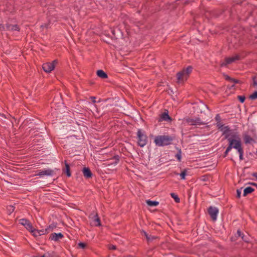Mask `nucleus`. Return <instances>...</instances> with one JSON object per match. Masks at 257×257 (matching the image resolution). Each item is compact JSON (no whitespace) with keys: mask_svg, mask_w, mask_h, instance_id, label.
Segmentation results:
<instances>
[{"mask_svg":"<svg viewBox=\"0 0 257 257\" xmlns=\"http://www.w3.org/2000/svg\"><path fill=\"white\" fill-rule=\"evenodd\" d=\"M223 76L224 79L227 81H230L231 82H234L235 84L240 83V80L231 78L229 76H228V75H227L225 73L223 74Z\"/></svg>","mask_w":257,"mask_h":257,"instance_id":"nucleus-22","label":"nucleus"},{"mask_svg":"<svg viewBox=\"0 0 257 257\" xmlns=\"http://www.w3.org/2000/svg\"><path fill=\"white\" fill-rule=\"evenodd\" d=\"M194 112L201 113L205 109H209L208 106L205 103L201 102L200 104H195L193 106Z\"/></svg>","mask_w":257,"mask_h":257,"instance_id":"nucleus-10","label":"nucleus"},{"mask_svg":"<svg viewBox=\"0 0 257 257\" xmlns=\"http://www.w3.org/2000/svg\"><path fill=\"white\" fill-rule=\"evenodd\" d=\"M170 195H171V197L174 199L175 202L179 203L180 202L179 197L175 193H173V192L171 193Z\"/></svg>","mask_w":257,"mask_h":257,"instance_id":"nucleus-29","label":"nucleus"},{"mask_svg":"<svg viewBox=\"0 0 257 257\" xmlns=\"http://www.w3.org/2000/svg\"><path fill=\"white\" fill-rule=\"evenodd\" d=\"M242 189V188H240L239 189H237L236 190V198L239 199L240 198L241 196V190Z\"/></svg>","mask_w":257,"mask_h":257,"instance_id":"nucleus-46","label":"nucleus"},{"mask_svg":"<svg viewBox=\"0 0 257 257\" xmlns=\"http://www.w3.org/2000/svg\"><path fill=\"white\" fill-rule=\"evenodd\" d=\"M96 75L101 79H106L108 78L107 74L101 69H99L96 71Z\"/></svg>","mask_w":257,"mask_h":257,"instance_id":"nucleus-20","label":"nucleus"},{"mask_svg":"<svg viewBox=\"0 0 257 257\" xmlns=\"http://www.w3.org/2000/svg\"><path fill=\"white\" fill-rule=\"evenodd\" d=\"M47 26H48L47 25L45 24L44 26V25H42L41 27H45L47 28Z\"/></svg>","mask_w":257,"mask_h":257,"instance_id":"nucleus-64","label":"nucleus"},{"mask_svg":"<svg viewBox=\"0 0 257 257\" xmlns=\"http://www.w3.org/2000/svg\"><path fill=\"white\" fill-rule=\"evenodd\" d=\"M242 239L245 242L248 243L249 242V240L248 239V237L247 236L243 235L241 236Z\"/></svg>","mask_w":257,"mask_h":257,"instance_id":"nucleus-48","label":"nucleus"},{"mask_svg":"<svg viewBox=\"0 0 257 257\" xmlns=\"http://www.w3.org/2000/svg\"><path fill=\"white\" fill-rule=\"evenodd\" d=\"M248 185H250L251 186H254L257 188V183L254 182H248L247 183Z\"/></svg>","mask_w":257,"mask_h":257,"instance_id":"nucleus-56","label":"nucleus"},{"mask_svg":"<svg viewBox=\"0 0 257 257\" xmlns=\"http://www.w3.org/2000/svg\"><path fill=\"white\" fill-rule=\"evenodd\" d=\"M229 139H236L237 140L241 141V139L239 135H237L236 133L234 134H230V136L229 137H228V138Z\"/></svg>","mask_w":257,"mask_h":257,"instance_id":"nucleus-30","label":"nucleus"},{"mask_svg":"<svg viewBox=\"0 0 257 257\" xmlns=\"http://www.w3.org/2000/svg\"><path fill=\"white\" fill-rule=\"evenodd\" d=\"M231 150L229 149L228 147H227L226 150L224 152L223 154V157L225 158L228 154V153L231 151Z\"/></svg>","mask_w":257,"mask_h":257,"instance_id":"nucleus-43","label":"nucleus"},{"mask_svg":"<svg viewBox=\"0 0 257 257\" xmlns=\"http://www.w3.org/2000/svg\"><path fill=\"white\" fill-rule=\"evenodd\" d=\"M58 63L57 59L53 60L52 62H47L44 63L42 65L43 70L47 73H50L53 70L56 64Z\"/></svg>","mask_w":257,"mask_h":257,"instance_id":"nucleus-8","label":"nucleus"},{"mask_svg":"<svg viewBox=\"0 0 257 257\" xmlns=\"http://www.w3.org/2000/svg\"><path fill=\"white\" fill-rule=\"evenodd\" d=\"M6 31H20V28L18 25H12L10 24H6Z\"/></svg>","mask_w":257,"mask_h":257,"instance_id":"nucleus-17","label":"nucleus"},{"mask_svg":"<svg viewBox=\"0 0 257 257\" xmlns=\"http://www.w3.org/2000/svg\"><path fill=\"white\" fill-rule=\"evenodd\" d=\"M237 238V236L236 235H235L234 237H233L232 236L231 238H230V240L231 241H234L236 240V238Z\"/></svg>","mask_w":257,"mask_h":257,"instance_id":"nucleus-58","label":"nucleus"},{"mask_svg":"<svg viewBox=\"0 0 257 257\" xmlns=\"http://www.w3.org/2000/svg\"><path fill=\"white\" fill-rule=\"evenodd\" d=\"M237 152L239 154V157L240 160H243V147L239 150H238Z\"/></svg>","mask_w":257,"mask_h":257,"instance_id":"nucleus-32","label":"nucleus"},{"mask_svg":"<svg viewBox=\"0 0 257 257\" xmlns=\"http://www.w3.org/2000/svg\"><path fill=\"white\" fill-rule=\"evenodd\" d=\"M237 99L241 103H243L245 100V96L244 95H238Z\"/></svg>","mask_w":257,"mask_h":257,"instance_id":"nucleus-40","label":"nucleus"},{"mask_svg":"<svg viewBox=\"0 0 257 257\" xmlns=\"http://www.w3.org/2000/svg\"><path fill=\"white\" fill-rule=\"evenodd\" d=\"M237 236H237V237H241V236H242L243 235H244V234H243V233H242V232H241V231H240L239 229H238V230L237 231Z\"/></svg>","mask_w":257,"mask_h":257,"instance_id":"nucleus-52","label":"nucleus"},{"mask_svg":"<svg viewBox=\"0 0 257 257\" xmlns=\"http://www.w3.org/2000/svg\"><path fill=\"white\" fill-rule=\"evenodd\" d=\"M207 210L211 219L214 221H216L219 212L218 208L211 206L208 207Z\"/></svg>","mask_w":257,"mask_h":257,"instance_id":"nucleus-11","label":"nucleus"},{"mask_svg":"<svg viewBox=\"0 0 257 257\" xmlns=\"http://www.w3.org/2000/svg\"><path fill=\"white\" fill-rule=\"evenodd\" d=\"M170 92H168V94H170L171 93H173V90L170 89Z\"/></svg>","mask_w":257,"mask_h":257,"instance_id":"nucleus-62","label":"nucleus"},{"mask_svg":"<svg viewBox=\"0 0 257 257\" xmlns=\"http://www.w3.org/2000/svg\"><path fill=\"white\" fill-rule=\"evenodd\" d=\"M249 99L251 100H254L257 99V91H254L249 97Z\"/></svg>","mask_w":257,"mask_h":257,"instance_id":"nucleus-33","label":"nucleus"},{"mask_svg":"<svg viewBox=\"0 0 257 257\" xmlns=\"http://www.w3.org/2000/svg\"><path fill=\"white\" fill-rule=\"evenodd\" d=\"M252 80L253 81L252 85L253 86H257V79H256V76L255 75L252 76Z\"/></svg>","mask_w":257,"mask_h":257,"instance_id":"nucleus-44","label":"nucleus"},{"mask_svg":"<svg viewBox=\"0 0 257 257\" xmlns=\"http://www.w3.org/2000/svg\"><path fill=\"white\" fill-rule=\"evenodd\" d=\"M243 138L245 144H250L251 142H254L253 138L246 133L243 134Z\"/></svg>","mask_w":257,"mask_h":257,"instance_id":"nucleus-21","label":"nucleus"},{"mask_svg":"<svg viewBox=\"0 0 257 257\" xmlns=\"http://www.w3.org/2000/svg\"><path fill=\"white\" fill-rule=\"evenodd\" d=\"M25 227L30 232H35V228H34L30 221L29 222V223H28Z\"/></svg>","mask_w":257,"mask_h":257,"instance_id":"nucleus-27","label":"nucleus"},{"mask_svg":"<svg viewBox=\"0 0 257 257\" xmlns=\"http://www.w3.org/2000/svg\"><path fill=\"white\" fill-rule=\"evenodd\" d=\"M54 173H55L54 170L51 169H47L40 171L38 174L36 175V176L38 175L40 177L43 176L44 175L51 176L53 175Z\"/></svg>","mask_w":257,"mask_h":257,"instance_id":"nucleus-16","label":"nucleus"},{"mask_svg":"<svg viewBox=\"0 0 257 257\" xmlns=\"http://www.w3.org/2000/svg\"><path fill=\"white\" fill-rule=\"evenodd\" d=\"M173 138L170 136H158L154 139V143L157 146L163 147L171 144Z\"/></svg>","mask_w":257,"mask_h":257,"instance_id":"nucleus-3","label":"nucleus"},{"mask_svg":"<svg viewBox=\"0 0 257 257\" xmlns=\"http://www.w3.org/2000/svg\"><path fill=\"white\" fill-rule=\"evenodd\" d=\"M168 113V110L167 109H165V111L160 115V119L159 120V121L163 120L168 122L172 121V118L169 116Z\"/></svg>","mask_w":257,"mask_h":257,"instance_id":"nucleus-12","label":"nucleus"},{"mask_svg":"<svg viewBox=\"0 0 257 257\" xmlns=\"http://www.w3.org/2000/svg\"><path fill=\"white\" fill-rule=\"evenodd\" d=\"M35 231H37V232L38 233V234H40V236L44 234V229L38 230V229H35Z\"/></svg>","mask_w":257,"mask_h":257,"instance_id":"nucleus-50","label":"nucleus"},{"mask_svg":"<svg viewBox=\"0 0 257 257\" xmlns=\"http://www.w3.org/2000/svg\"><path fill=\"white\" fill-rule=\"evenodd\" d=\"M0 30L1 31H6V25L0 24Z\"/></svg>","mask_w":257,"mask_h":257,"instance_id":"nucleus-53","label":"nucleus"},{"mask_svg":"<svg viewBox=\"0 0 257 257\" xmlns=\"http://www.w3.org/2000/svg\"><path fill=\"white\" fill-rule=\"evenodd\" d=\"M119 159V156L117 155H115L112 158L108 159L107 160V163L105 164L108 170H113L115 169V168L116 165L118 163Z\"/></svg>","mask_w":257,"mask_h":257,"instance_id":"nucleus-5","label":"nucleus"},{"mask_svg":"<svg viewBox=\"0 0 257 257\" xmlns=\"http://www.w3.org/2000/svg\"><path fill=\"white\" fill-rule=\"evenodd\" d=\"M95 99H96V97H94V96H91V99L92 100V101L93 102V103H95L96 102L95 101Z\"/></svg>","mask_w":257,"mask_h":257,"instance_id":"nucleus-59","label":"nucleus"},{"mask_svg":"<svg viewBox=\"0 0 257 257\" xmlns=\"http://www.w3.org/2000/svg\"><path fill=\"white\" fill-rule=\"evenodd\" d=\"M72 135L67 138V142L71 147L79 145L84 138L82 131L78 130L77 132L73 131Z\"/></svg>","mask_w":257,"mask_h":257,"instance_id":"nucleus-1","label":"nucleus"},{"mask_svg":"<svg viewBox=\"0 0 257 257\" xmlns=\"http://www.w3.org/2000/svg\"><path fill=\"white\" fill-rule=\"evenodd\" d=\"M108 248L109 249H116V246L114 245H113V244H109L108 245Z\"/></svg>","mask_w":257,"mask_h":257,"instance_id":"nucleus-51","label":"nucleus"},{"mask_svg":"<svg viewBox=\"0 0 257 257\" xmlns=\"http://www.w3.org/2000/svg\"><path fill=\"white\" fill-rule=\"evenodd\" d=\"M29 222L30 220L26 218H23L19 220L20 223L24 226H25L28 223H29Z\"/></svg>","mask_w":257,"mask_h":257,"instance_id":"nucleus-37","label":"nucleus"},{"mask_svg":"<svg viewBox=\"0 0 257 257\" xmlns=\"http://www.w3.org/2000/svg\"><path fill=\"white\" fill-rule=\"evenodd\" d=\"M34 122V124L36 125H38V123L36 122H39V121L37 120H35L34 119L27 118L25 119L23 122L24 125L29 126V128H31L32 130H36V132H40V133L42 134L43 135H45L46 133V127L45 124H43L41 127H34L32 123Z\"/></svg>","mask_w":257,"mask_h":257,"instance_id":"nucleus-2","label":"nucleus"},{"mask_svg":"<svg viewBox=\"0 0 257 257\" xmlns=\"http://www.w3.org/2000/svg\"><path fill=\"white\" fill-rule=\"evenodd\" d=\"M149 237H150V240H149V241H147V242L148 243L151 242H152L154 240L159 239L160 238V237L158 236H154V235H150Z\"/></svg>","mask_w":257,"mask_h":257,"instance_id":"nucleus-39","label":"nucleus"},{"mask_svg":"<svg viewBox=\"0 0 257 257\" xmlns=\"http://www.w3.org/2000/svg\"><path fill=\"white\" fill-rule=\"evenodd\" d=\"M74 119L76 120V123L77 124H78V125H82V126H83L84 122V120H86L84 118L78 117L77 116L75 117Z\"/></svg>","mask_w":257,"mask_h":257,"instance_id":"nucleus-26","label":"nucleus"},{"mask_svg":"<svg viewBox=\"0 0 257 257\" xmlns=\"http://www.w3.org/2000/svg\"><path fill=\"white\" fill-rule=\"evenodd\" d=\"M31 233H32V235L35 236V237H37V236H40V234H38V233L37 232V231H35V232H31Z\"/></svg>","mask_w":257,"mask_h":257,"instance_id":"nucleus-57","label":"nucleus"},{"mask_svg":"<svg viewBox=\"0 0 257 257\" xmlns=\"http://www.w3.org/2000/svg\"><path fill=\"white\" fill-rule=\"evenodd\" d=\"M49 228H50L51 231H52L54 228H56L57 227V223L53 222L51 224L49 225Z\"/></svg>","mask_w":257,"mask_h":257,"instance_id":"nucleus-42","label":"nucleus"},{"mask_svg":"<svg viewBox=\"0 0 257 257\" xmlns=\"http://www.w3.org/2000/svg\"><path fill=\"white\" fill-rule=\"evenodd\" d=\"M87 244L84 242H80L78 243V248L85 249L87 247Z\"/></svg>","mask_w":257,"mask_h":257,"instance_id":"nucleus-34","label":"nucleus"},{"mask_svg":"<svg viewBox=\"0 0 257 257\" xmlns=\"http://www.w3.org/2000/svg\"><path fill=\"white\" fill-rule=\"evenodd\" d=\"M232 58L233 59L234 62L241 59V57L239 54H236L234 56L232 57Z\"/></svg>","mask_w":257,"mask_h":257,"instance_id":"nucleus-45","label":"nucleus"},{"mask_svg":"<svg viewBox=\"0 0 257 257\" xmlns=\"http://www.w3.org/2000/svg\"><path fill=\"white\" fill-rule=\"evenodd\" d=\"M194 120L195 121L196 124L201 125L205 124V123H204L201 121V119L199 117H195Z\"/></svg>","mask_w":257,"mask_h":257,"instance_id":"nucleus-38","label":"nucleus"},{"mask_svg":"<svg viewBox=\"0 0 257 257\" xmlns=\"http://www.w3.org/2000/svg\"><path fill=\"white\" fill-rule=\"evenodd\" d=\"M64 163L65 167L62 169L63 173L65 174L67 177H70L71 176V172L70 165L67 163L66 160H65Z\"/></svg>","mask_w":257,"mask_h":257,"instance_id":"nucleus-14","label":"nucleus"},{"mask_svg":"<svg viewBox=\"0 0 257 257\" xmlns=\"http://www.w3.org/2000/svg\"><path fill=\"white\" fill-rule=\"evenodd\" d=\"M216 126L217 127L218 130L220 131H223V127H224V125L222 124L221 123H216Z\"/></svg>","mask_w":257,"mask_h":257,"instance_id":"nucleus-41","label":"nucleus"},{"mask_svg":"<svg viewBox=\"0 0 257 257\" xmlns=\"http://www.w3.org/2000/svg\"><path fill=\"white\" fill-rule=\"evenodd\" d=\"M170 92H168V94H170L171 93H173V90L170 89Z\"/></svg>","mask_w":257,"mask_h":257,"instance_id":"nucleus-61","label":"nucleus"},{"mask_svg":"<svg viewBox=\"0 0 257 257\" xmlns=\"http://www.w3.org/2000/svg\"><path fill=\"white\" fill-rule=\"evenodd\" d=\"M138 145L144 147L147 143L148 137L145 135L141 130H138L137 132Z\"/></svg>","mask_w":257,"mask_h":257,"instance_id":"nucleus-6","label":"nucleus"},{"mask_svg":"<svg viewBox=\"0 0 257 257\" xmlns=\"http://www.w3.org/2000/svg\"><path fill=\"white\" fill-rule=\"evenodd\" d=\"M147 204L149 206H151V207H152V206H157L158 204H159V202L158 201H153V200H147L146 201Z\"/></svg>","mask_w":257,"mask_h":257,"instance_id":"nucleus-25","label":"nucleus"},{"mask_svg":"<svg viewBox=\"0 0 257 257\" xmlns=\"http://www.w3.org/2000/svg\"><path fill=\"white\" fill-rule=\"evenodd\" d=\"M202 177V180L203 181H207L208 180V176L207 175H204Z\"/></svg>","mask_w":257,"mask_h":257,"instance_id":"nucleus-55","label":"nucleus"},{"mask_svg":"<svg viewBox=\"0 0 257 257\" xmlns=\"http://www.w3.org/2000/svg\"><path fill=\"white\" fill-rule=\"evenodd\" d=\"M178 152L176 154L175 157L177 159V160L180 162L181 161V150L180 149L177 148Z\"/></svg>","mask_w":257,"mask_h":257,"instance_id":"nucleus-31","label":"nucleus"},{"mask_svg":"<svg viewBox=\"0 0 257 257\" xmlns=\"http://www.w3.org/2000/svg\"><path fill=\"white\" fill-rule=\"evenodd\" d=\"M234 62L233 59L231 57H225L224 61L220 63V66L221 67H227L228 64Z\"/></svg>","mask_w":257,"mask_h":257,"instance_id":"nucleus-19","label":"nucleus"},{"mask_svg":"<svg viewBox=\"0 0 257 257\" xmlns=\"http://www.w3.org/2000/svg\"><path fill=\"white\" fill-rule=\"evenodd\" d=\"M215 120L217 121V123H220L221 121V117L219 115V114H217L215 117Z\"/></svg>","mask_w":257,"mask_h":257,"instance_id":"nucleus-49","label":"nucleus"},{"mask_svg":"<svg viewBox=\"0 0 257 257\" xmlns=\"http://www.w3.org/2000/svg\"><path fill=\"white\" fill-rule=\"evenodd\" d=\"M186 175H187V169L183 170V171H181V172L179 174V175L182 180L185 179Z\"/></svg>","mask_w":257,"mask_h":257,"instance_id":"nucleus-35","label":"nucleus"},{"mask_svg":"<svg viewBox=\"0 0 257 257\" xmlns=\"http://www.w3.org/2000/svg\"><path fill=\"white\" fill-rule=\"evenodd\" d=\"M193 70L191 66H188L186 68H183L181 71L176 74L178 82H184L186 80Z\"/></svg>","mask_w":257,"mask_h":257,"instance_id":"nucleus-4","label":"nucleus"},{"mask_svg":"<svg viewBox=\"0 0 257 257\" xmlns=\"http://www.w3.org/2000/svg\"><path fill=\"white\" fill-rule=\"evenodd\" d=\"M64 237V235L61 232L59 233H52L50 235L49 240H53L55 241H58L60 239Z\"/></svg>","mask_w":257,"mask_h":257,"instance_id":"nucleus-13","label":"nucleus"},{"mask_svg":"<svg viewBox=\"0 0 257 257\" xmlns=\"http://www.w3.org/2000/svg\"><path fill=\"white\" fill-rule=\"evenodd\" d=\"M50 231H51V229L49 228V227L48 226L47 228H46L44 230V234H47V233H49Z\"/></svg>","mask_w":257,"mask_h":257,"instance_id":"nucleus-54","label":"nucleus"},{"mask_svg":"<svg viewBox=\"0 0 257 257\" xmlns=\"http://www.w3.org/2000/svg\"><path fill=\"white\" fill-rule=\"evenodd\" d=\"M111 32L112 34V36H111L112 39L117 40L123 38V34L119 28L116 27L111 29Z\"/></svg>","mask_w":257,"mask_h":257,"instance_id":"nucleus-9","label":"nucleus"},{"mask_svg":"<svg viewBox=\"0 0 257 257\" xmlns=\"http://www.w3.org/2000/svg\"><path fill=\"white\" fill-rule=\"evenodd\" d=\"M184 120L187 123H189L190 125H196L195 121L194 120V118H192L190 117H186L185 118Z\"/></svg>","mask_w":257,"mask_h":257,"instance_id":"nucleus-28","label":"nucleus"},{"mask_svg":"<svg viewBox=\"0 0 257 257\" xmlns=\"http://www.w3.org/2000/svg\"><path fill=\"white\" fill-rule=\"evenodd\" d=\"M228 142L227 147L230 149H235L237 151L242 148L241 141L233 139H226Z\"/></svg>","mask_w":257,"mask_h":257,"instance_id":"nucleus-7","label":"nucleus"},{"mask_svg":"<svg viewBox=\"0 0 257 257\" xmlns=\"http://www.w3.org/2000/svg\"><path fill=\"white\" fill-rule=\"evenodd\" d=\"M82 173L84 177L86 179H90L92 177L93 174L89 167H84L82 170Z\"/></svg>","mask_w":257,"mask_h":257,"instance_id":"nucleus-15","label":"nucleus"},{"mask_svg":"<svg viewBox=\"0 0 257 257\" xmlns=\"http://www.w3.org/2000/svg\"><path fill=\"white\" fill-rule=\"evenodd\" d=\"M170 92H168V94H170L171 93H173V90L170 89Z\"/></svg>","mask_w":257,"mask_h":257,"instance_id":"nucleus-63","label":"nucleus"},{"mask_svg":"<svg viewBox=\"0 0 257 257\" xmlns=\"http://www.w3.org/2000/svg\"><path fill=\"white\" fill-rule=\"evenodd\" d=\"M254 191V189L251 187L248 186L245 188L243 190V196H246L248 194L252 193Z\"/></svg>","mask_w":257,"mask_h":257,"instance_id":"nucleus-23","label":"nucleus"},{"mask_svg":"<svg viewBox=\"0 0 257 257\" xmlns=\"http://www.w3.org/2000/svg\"><path fill=\"white\" fill-rule=\"evenodd\" d=\"M251 175L257 179V172L253 173Z\"/></svg>","mask_w":257,"mask_h":257,"instance_id":"nucleus-60","label":"nucleus"},{"mask_svg":"<svg viewBox=\"0 0 257 257\" xmlns=\"http://www.w3.org/2000/svg\"><path fill=\"white\" fill-rule=\"evenodd\" d=\"M8 210L9 212H10V214H11L13 212H14V211L15 210V207L14 206H12V205H10L8 207Z\"/></svg>","mask_w":257,"mask_h":257,"instance_id":"nucleus-47","label":"nucleus"},{"mask_svg":"<svg viewBox=\"0 0 257 257\" xmlns=\"http://www.w3.org/2000/svg\"><path fill=\"white\" fill-rule=\"evenodd\" d=\"M93 221L96 226H100L101 225V220L97 213L94 216Z\"/></svg>","mask_w":257,"mask_h":257,"instance_id":"nucleus-24","label":"nucleus"},{"mask_svg":"<svg viewBox=\"0 0 257 257\" xmlns=\"http://www.w3.org/2000/svg\"><path fill=\"white\" fill-rule=\"evenodd\" d=\"M231 130L230 128V127L228 125L224 126L223 127V130L222 131V136H224V138L223 139V140H225L226 139L228 138V137H229L230 136V132Z\"/></svg>","mask_w":257,"mask_h":257,"instance_id":"nucleus-18","label":"nucleus"},{"mask_svg":"<svg viewBox=\"0 0 257 257\" xmlns=\"http://www.w3.org/2000/svg\"><path fill=\"white\" fill-rule=\"evenodd\" d=\"M141 234L142 236H144L146 237L147 241H149V240H150L149 237L150 235L143 229L141 230Z\"/></svg>","mask_w":257,"mask_h":257,"instance_id":"nucleus-36","label":"nucleus"}]
</instances>
